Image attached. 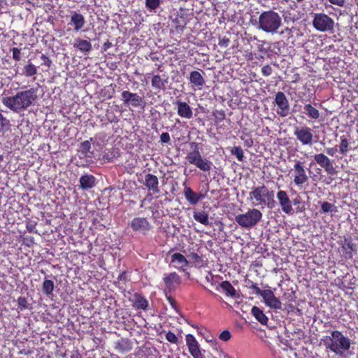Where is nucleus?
I'll return each instance as SVG.
<instances>
[{
    "instance_id": "nucleus-1",
    "label": "nucleus",
    "mask_w": 358,
    "mask_h": 358,
    "mask_svg": "<svg viewBox=\"0 0 358 358\" xmlns=\"http://www.w3.org/2000/svg\"><path fill=\"white\" fill-rule=\"evenodd\" d=\"M321 343L327 350L334 352L341 358H348L352 355L351 340L340 331H330L329 335L324 336L321 338Z\"/></svg>"
},
{
    "instance_id": "nucleus-2",
    "label": "nucleus",
    "mask_w": 358,
    "mask_h": 358,
    "mask_svg": "<svg viewBox=\"0 0 358 358\" xmlns=\"http://www.w3.org/2000/svg\"><path fill=\"white\" fill-rule=\"evenodd\" d=\"M37 99V90L30 88L20 91L14 96L2 98V103L10 110L20 113L34 105Z\"/></svg>"
},
{
    "instance_id": "nucleus-3",
    "label": "nucleus",
    "mask_w": 358,
    "mask_h": 358,
    "mask_svg": "<svg viewBox=\"0 0 358 358\" xmlns=\"http://www.w3.org/2000/svg\"><path fill=\"white\" fill-rule=\"evenodd\" d=\"M281 25L282 20L279 14L268 10L259 15L257 28L266 33L275 34Z\"/></svg>"
},
{
    "instance_id": "nucleus-4",
    "label": "nucleus",
    "mask_w": 358,
    "mask_h": 358,
    "mask_svg": "<svg viewBox=\"0 0 358 358\" xmlns=\"http://www.w3.org/2000/svg\"><path fill=\"white\" fill-rule=\"evenodd\" d=\"M249 199L255 206L264 205L272 208L274 206V192L270 191L265 185L253 187L249 193Z\"/></svg>"
},
{
    "instance_id": "nucleus-5",
    "label": "nucleus",
    "mask_w": 358,
    "mask_h": 358,
    "mask_svg": "<svg viewBox=\"0 0 358 358\" xmlns=\"http://www.w3.org/2000/svg\"><path fill=\"white\" fill-rule=\"evenodd\" d=\"M262 217V213L256 208L250 209L244 214L235 216V221L242 227L251 228L255 226Z\"/></svg>"
},
{
    "instance_id": "nucleus-6",
    "label": "nucleus",
    "mask_w": 358,
    "mask_h": 358,
    "mask_svg": "<svg viewBox=\"0 0 358 358\" xmlns=\"http://www.w3.org/2000/svg\"><path fill=\"white\" fill-rule=\"evenodd\" d=\"M313 24L317 31H328L333 30L334 21L326 14L316 13L313 20Z\"/></svg>"
},
{
    "instance_id": "nucleus-7",
    "label": "nucleus",
    "mask_w": 358,
    "mask_h": 358,
    "mask_svg": "<svg viewBox=\"0 0 358 358\" xmlns=\"http://www.w3.org/2000/svg\"><path fill=\"white\" fill-rule=\"evenodd\" d=\"M294 135L303 145L311 146L314 142L313 131L307 126L296 127Z\"/></svg>"
},
{
    "instance_id": "nucleus-8",
    "label": "nucleus",
    "mask_w": 358,
    "mask_h": 358,
    "mask_svg": "<svg viewBox=\"0 0 358 358\" xmlns=\"http://www.w3.org/2000/svg\"><path fill=\"white\" fill-rule=\"evenodd\" d=\"M293 170L295 173L294 182L296 185L300 186L308 181V176L306 174L305 166L303 162L296 161L294 164Z\"/></svg>"
},
{
    "instance_id": "nucleus-9",
    "label": "nucleus",
    "mask_w": 358,
    "mask_h": 358,
    "mask_svg": "<svg viewBox=\"0 0 358 358\" xmlns=\"http://www.w3.org/2000/svg\"><path fill=\"white\" fill-rule=\"evenodd\" d=\"M275 102L278 106L277 113L281 117H286L289 112V101L282 92H278L275 94Z\"/></svg>"
},
{
    "instance_id": "nucleus-10",
    "label": "nucleus",
    "mask_w": 358,
    "mask_h": 358,
    "mask_svg": "<svg viewBox=\"0 0 358 358\" xmlns=\"http://www.w3.org/2000/svg\"><path fill=\"white\" fill-rule=\"evenodd\" d=\"M277 199L282 212L287 215H292L294 213L292 201L285 191L280 190L277 193Z\"/></svg>"
},
{
    "instance_id": "nucleus-11",
    "label": "nucleus",
    "mask_w": 358,
    "mask_h": 358,
    "mask_svg": "<svg viewBox=\"0 0 358 358\" xmlns=\"http://www.w3.org/2000/svg\"><path fill=\"white\" fill-rule=\"evenodd\" d=\"M314 159L316 163L322 167L327 174L334 175L336 173V169L331 159L322 153L315 155Z\"/></svg>"
},
{
    "instance_id": "nucleus-12",
    "label": "nucleus",
    "mask_w": 358,
    "mask_h": 358,
    "mask_svg": "<svg viewBox=\"0 0 358 358\" xmlns=\"http://www.w3.org/2000/svg\"><path fill=\"white\" fill-rule=\"evenodd\" d=\"M263 300L265 304L270 308L280 310L282 308L281 301L275 296L273 291L266 289V292L263 293Z\"/></svg>"
},
{
    "instance_id": "nucleus-13",
    "label": "nucleus",
    "mask_w": 358,
    "mask_h": 358,
    "mask_svg": "<svg viewBox=\"0 0 358 358\" xmlns=\"http://www.w3.org/2000/svg\"><path fill=\"white\" fill-rule=\"evenodd\" d=\"M163 280L166 289L169 292L175 290L181 282L180 277L176 272L164 275Z\"/></svg>"
},
{
    "instance_id": "nucleus-14",
    "label": "nucleus",
    "mask_w": 358,
    "mask_h": 358,
    "mask_svg": "<svg viewBox=\"0 0 358 358\" xmlns=\"http://www.w3.org/2000/svg\"><path fill=\"white\" fill-rule=\"evenodd\" d=\"M134 231L145 232L150 229V225L148 220L143 217H136L131 222Z\"/></svg>"
},
{
    "instance_id": "nucleus-15",
    "label": "nucleus",
    "mask_w": 358,
    "mask_h": 358,
    "mask_svg": "<svg viewBox=\"0 0 358 358\" xmlns=\"http://www.w3.org/2000/svg\"><path fill=\"white\" fill-rule=\"evenodd\" d=\"M145 185L153 194L159 192V180L156 176L152 174H147L145 177Z\"/></svg>"
},
{
    "instance_id": "nucleus-16",
    "label": "nucleus",
    "mask_w": 358,
    "mask_h": 358,
    "mask_svg": "<svg viewBox=\"0 0 358 358\" xmlns=\"http://www.w3.org/2000/svg\"><path fill=\"white\" fill-rule=\"evenodd\" d=\"M70 17V24L73 26L74 30L76 31H78L85 26V20L82 14L73 11L71 13Z\"/></svg>"
},
{
    "instance_id": "nucleus-17",
    "label": "nucleus",
    "mask_w": 358,
    "mask_h": 358,
    "mask_svg": "<svg viewBox=\"0 0 358 358\" xmlns=\"http://www.w3.org/2000/svg\"><path fill=\"white\" fill-rule=\"evenodd\" d=\"M171 263L176 268L182 271H185L189 264L188 260L180 253H174L171 255Z\"/></svg>"
},
{
    "instance_id": "nucleus-18",
    "label": "nucleus",
    "mask_w": 358,
    "mask_h": 358,
    "mask_svg": "<svg viewBox=\"0 0 358 358\" xmlns=\"http://www.w3.org/2000/svg\"><path fill=\"white\" fill-rule=\"evenodd\" d=\"M185 199L192 205L196 204L200 199L203 198V194L194 192L190 187H185L184 189Z\"/></svg>"
},
{
    "instance_id": "nucleus-19",
    "label": "nucleus",
    "mask_w": 358,
    "mask_h": 358,
    "mask_svg": "<svg viewBox=\"0 0 358 358\" xmlns=\"http://www.w3.org/2000/svg\"><path fill=\"white\" fill-rule=\"evenodd\" d=\"M177 105L178 114L179 116L187 119H190L192 117V110L186 102L177 101Z\"/></svg>"
},
{
    "instance_id": "nucleus-20",
    "label": "nucleus",
    "mask_w": 358,
    "mask_h": 358,
    "mask_svg": "<svg viewBox=\"0 0 358 358\" xmlns=\"http://www.w3.org/2000/svg\"><path fill=\"white\" fill-rule=\"evenodd\" d=\"M73 46L85 54H87L92 50V44L89 41L79 38L75 39Z\"/></svg>"
},
{
    "instance_id": "nucleus-21",
    "label": "nucleus",
    "mask_w": 358,
    "mask_h": 358,
    "mask_svg": "<svg viewBox=\"0 0 358 358\" xmlns=\"http://www.w3.org/2000/svg\"><path fill=\"white\" fill-rule=\"evenodd\" d=\"M80 183L83 189H91L95 185V178L92 175H84L80 178Z\"/></svg>"
},
{
    "instance_id": "nucleus-22",
    "label": "nucleus",
    "mask_w": 358,
    "mask_h": 358,
    "mask_svg": "<svg viewBox=\"0 0 358 358\" xmlns=\"http://www.w3.org/2000/svg\"><path fill=\"white\" fill-rule=\"evenodd\" d=\"M189 81L194 86L197 87L199 89H201L205 83L204 78L201 74L196 71L191 72Z\"/></svg>"
},
{
    "instance_id": "nucleus-23",
    "label": "nucleus",
    "mask_w": 358,
    "mask_h": 358,
    "mask_svg": "<svg viewBox=\"0 0 358 358\" xmlns=\"http://www.w3.org/2000/svg\"><path fill=\"white\" fill-rule=\"evenodd\" d=\"M252 315L255 319L260 322L262 324H266L268 322V317L264 313L263 310L257 306L252 307L251 310Z\"/></svg>"
},
{
    "instance_id": "nucleus-24",
    "label": "nucleus",
    "mask_w": 358,
    "mask_h": 358,
    "mask_svg": "<svg viewBox=\"0 0 358 358\" xmlns=\"http://www.w3.org/2000/svg\"><path fill=\"white\" fill-rule=\"evenodd\" d=\"M192 147H194V150L191 152H189L187 155V159L188 162L192 164H194L200 158H201V155L199 151L198 145L195 143H192Z\"/></svg>"
},
{
    "instance_id": "nucleus-25",
    "label": "nucleus",
    "mask_w": 358,
    "mask_h": 358,
    "mask_svg": "<svg viewBox=\"0 0 358 358\" xmlns=\"http://www.w3.org/2000/svg\"><path fill=\"white\" fill-rule=\"evenodd\" d=\"M194 219L203 225H208V214L203 210H195L193 213Z\"/></svg>"
},
{
    "instance_id": "nucleus-26",
    "label": "nucleus",
    "mask_w": 358,
    "mask_h": 358,
    "mask_svg": "<svg viewBox=\"0 0 358 358\" xmlns=\"http://www.w3.org/2000/svg\"><path fill=\"white\" fill-rule=\"evenodd\" d=\"M305 114L311 119L317 120L320 117L319 110L311 104H306L303 107Z\"/></svg>"
},
{
    "instance_id": "nucleus-27",
    "label": "nucleus",
    "mask_w": 358,
    "mask_h": 358,
    "mask_svg": "<svg viewBox=\"0 0 358 358\" xmlns=\"http://www.w3.org/2000/svg\"><path fill=\"white\" fill-rule=\"evenodd\" d=\"M186 345L188 348L189 352L193 350L200 348L198 341L194 336L192 334H187L185 336Z\"/></svg>"
},
{
    "instance_id": "nucleus-28",
    "label": "nucleus",
    "mask_w": 358,
    "mask_h": 358,
    "mask_svg": "<svg viewBox=\"0 0 358 358\" xmlns=\"http://www.w3.org/2000/svg\"><path fill=\"white\" fill-rule=\"evenodd\" d=\"M186 345L188 348L189 352L193 350L200 348L198 341L194 336L192 334H187L185 336Z\"/></svg>"
},
{
    "instance_id": "nucleus-29",
    "label": "nucleus",
    "mask_w": 358,
    "mask_h": 358,
    "mask_svg": "<svg viewBox=\"0 0 358 358\" xmlns=\"http://www.w3.org/2000/svg\"><path fill=\"white\" fill-rule=\"evenodd\" d=\"M194 165L203 171H209L211 169L212 162L201 157Z\"/></svg>"
},
{
    "instance_id": "nucleus-30",
    "label": "nucleus",
    "mask_w": 358,
    "mask_h": 358,
    "mask_svg": "<svg viewBox=\"0 0 358 358\" xmlns=\"http://www.w3.org/2000/svg\"><path fill=\"white\" fill-rule=\"evenodd\" d=\"M220 286L228 296L234 297L236 296V289L229 282L224 281L220 283Z\"/></svg>"
},
{
    "instance_id": "nucleus-31",
    "label": "nucleus",
    "mask_w": 358,
    "mask_h": 358,
    "mask_svg": "<svg viewBox=\"0 0 358 358\" xmlns=\"http://www.w3.org/2000/svg\"><path fill=\"white\" fill-rule=\"evenodd\" d=\"M37 73V68L31 63L24 66L22 74L26 77H31Z\"/></svg>"
},
{
    "instance_id": "nucleus-32",
    "label": "nucleus",
    "mask_w": 358,
    "mask_h": 358,
    "mask_svg": "<svg viewBox=\"0 0 358 358\" xmlns=\"http://www.w3.org/2000/svg\"><path fill=\"white\" fill-rule=\"evenodd\" d=\"M166 83V80H162L159 76H154L152 79V86L155 89H162Z\"/></svg>"
},
{
    "instance_id": "nucleus-33",
    "label": "nucleus",
    "mask_w": 358,
    "mask_h": 358,
    "mask_svg": "<svg viewBox=\"0 0 358 358\" xmlns=\"http://www.w3.org/2000/svg\"><path fill=\"white\" fill-rule=\"evenodd\" d=\"M341 143L339 145V151L342 155H345L348 151L349 142L348 139L345 136H341L340 137Z\"/></svg>"
},
{
    "instance_id": "nucleus-34",
    "label": "nucleus",
    "mask_w": 358,
    "mask_h": 358,
    "mask_svg": "<svg viewBox=\"0 0 358 358\" xmlns=\"http://www.w3.org/2000/svg\"><path fill=\"white\" fill-rule=\"evenodd\" d=\"M54 289V282L51 280H45L43 283V291L44 294L49 296Z\"/></svg>"
},
{
    "instance_id": "nucleus-35",
    "label": "nucleus",
    "mask_w": 358,
    "mask_h": 358,
    "mask_svg": "<svg viewBox=\"0 0 358 358\" xmlns=\"http://www.w3.org/2000/svg\"><path fill=\"white\" fill-rule=\"evenodd\" d=\"M280 358H297L296 353L293 349H282L280 352Z\"/></svg>"
},
{
    "instance_id": "nucleus-36",
    "label": "nucleus",
    "mask_w": 358,
    "mask_h": 358,
    "mask_svg": "<svg viewBox=\"0 0 358 358\" xmlns=\"http://www.w3.org/2000/svg\"><path fill=\"white\" fill-rule=\"evenodd\" d=\"M162 0H145V7L151 12L155 11L159 6Z\"/></svg>"
},
{
    "instance_id": "nucleus-37",
    "label": "nucleus",
    "mask_w": 358,
    "mask_h": 358,
    "mask_svg": "<svg viewBox=\"0 0 358 358\" xmlns=\"http://www.w3.org/2000/svg\"><path fill=\"white\" fill-rule=\"evenodd\" d=\"M321 210L323 213L336 212L337 207L332 203L324 201L322 203Z\"/></svg>"
},
{
    "instance_id": "nucleus-38",
    "label": "nucleus",
    "mask_w": 358,
    "mask_h": 358,
    "mask_svg": "<svg viewBox=\"0 0 358 358\" xmlns=\"http://www.w3.org/2000/svg\"><path fill=\"white\" fill-rule=\"evenodd\" d=\"M131 97V98L129 104L134 107H138L143 103V98L138 96L137 94L132 93Z\"/></svg>"
},
{
    "instance_id": "nucleus-39",
    "label": "nucleus",
    "mask_w": 358,
    "mask_h": 358,
    "mask_svg": "<svg viewBox=\"0 0 358 358\" xmlns=\"http://www.w3.org/2000/svg\"><path fill=\"white\" fill-rule=\"evenodd\" d=\"M231 154L235 155L238 161L241 162L243 159V151L241 147H234L231 150Z\"/></svg>"
},
{
    "instance_id": "nucleus-40",
    "label": "nucleus",
    "mask_w": 358,
    "mask_h": 358,
    "mask_svg": "<svg viewBox=\"0 0 358 358\" xmlns=\"http://www.w3.org/2000/svg\"><path fill=\"white\" fill-rule=\"evenodd\" d=\"M188 257L194 261V262L197 265V266H201V263H202V260H201V257L197 254V253H195V252H191L189 255H188Z\"/></svg>"
},
{
    "instance_id": "nucleus-41",
    "label": "nucleus",
    "mask_w": 358,
    "mask_h": 358,
    "mask_svg": "<svg viewBox=\"0 0 358 358\" xmlns=\"http://www.w3.org/2000/svg\"><path fill=\"white\" fill-rule=\"evenodd\" d=\"M166 340L171 343H173V344H177L178 343V337L176 336V335L172 332V331H169L166 333Z\"/></svg>"
},
{
    "instance_id": "nucleus-42",
    "label": "nucleus",
    "mask_w": 358,
    "mask_h": 358,
    "mask_svg": "<svg viewBox=\"0 0 358 358\" xmlns=\"http://www.w3.org/2000/svg\"><path fill=\"white\" fill-rule=\"evenodd\" d=\"M80 149L83 153L87 155L91 149V143L88 141H85L80 145Z\"/></svg>"
},
{
    "instance_id": "nucleus-43",
    "label": "nucleus",
    "mask_w": 358,
    "mask_h": 358,
    "mask_svg": "<svg viewBox=\"0 0 358 358\" xmlns=\"http://www.w3.org/2000/svg\"><path fill=\"white\" fill-rule=\"evenodd\" d=\"M18 306L21 310H24L28 308V302L26 298L19 297L17 299Z\"/></svg>"
},
{
    "instance_id": "nucleus-44",
    "label": "nucleus",
    "mask_w": 358,
    "mask_h": 358,
    "mask_svg": "<svg viewBox=\"0 0 358 358\" xmlns=\"http://www.w3.org/2000/svg\"><path fill=\"white\" fill-rule=\"evenodd\" d=\"M132 93L129 91H124L122 92V99L126 104H129Z\"/></svg>"
},
{
    "instance_id": "nucleus-45",
    "label": "nucleus",
    "mask_w": 358,
    "mask_h": 358,
    "mask_svg": "<svg viewBox=\"0 0 358 358\" xmlns=\"http://www.w3.org/2000/svg\"><path fill=\"white\" fill-rule=\"evenodd\" d=\"M272 71H273L272 68L269 65L264 66L262 68V73L264 76H269L270 75H271Z\"/></svg>"
},
{
    "instance_id": "nucleus-46",
    "label": "nucleus",
    "mask_w": 358,
    "mask_h": 358,
    "mask_svg": "<svg viewBox=\"0 0 358 358\" xmlns=\"http://www.w3.org/2000/svg\"><path fill=\"white\" fill-rule=\"evenodd\" d=\"M136 306L138 308L145 310L148 307V301L145 299H140L136 302Z\"/></svg>"
},
{
    "instance_id": "nucleus-47",
    "label": "nucleus",
    "mask_w": 358,
    "mask_h": 358,
    "mask_svg": "<svg viewBox=\"0 0 358 358\" xmlns=\"http://www.w3.org/2000/svg\"><path fill=\"white\" fill-rule=\"evenodd\" d=\"M231 338V334L229 331H223L220 335V338L224 341H227L230 339Z\"/></svg>"
},
{
    "instance_id": "nucleus-48",
    "label": "nucleus",
    "mask_w": 358,
    "mask_h": 358,
    "mask_svg": "<svg viewBox=\"0 0 358 358\" xmlns=\"http://www.w3.org/2000/svg\"><path fill=\"white\" fill-rule=\"evenodd\" d=\"M12 52L13 58L16 61L20 60V50L17 48H13Z\"/></svg>"
},
{
    "instance_id": "nucleus-49",
    "label": "nucleus",
    "mask_w": 358,
    "mask_h": 358,
    "mask_svg": "<svg viewBox=\"0 0 358 358\" xmlns=\"http://www.w3.org/2000/svg\"><path fill=\"white\" fill-rule=\"evenodd\" d=\"M160 140L162 143H166L170 141V136L169 133L164 132L160 136Z\"/></svg>"
},
{
    "instance_id": "nucleus-50",
    "label": "nucleus",
    "mask_w": 358,
    "mask_h": 358,
    "mask_svg": "<svg viewBox=\"0 0 358 358\" xmlns=\"http://www.w3.org/2000/svg\"><path fill=\"white\" fill-rule=\"evenodd\" d=\"M8 120L3 116V115L0 113V129L3 128L4 127L8 124Z\"/></svg>"
},
{
    "instance_id": "nucleus-51",
    "label": "nucleus",
    "mask_w": 358,
    "mask_h": 358,
    "mask_svg": "<svg viewBox=\"0 0 358 358\" xmlns=\"http://www.w3.org/2000/svg\"><path fill=\"white\" fill-rule=\"evenodd\" d=\"M252 288L255 290V293L259 294L262 297L263 296V293L266 292V289L262 290L259 289L257 285H253Z\"/></svg>"
},
{
    "instance_id": "nucleus-52",
    "label": "nucleus",
    "mask_w": 358,
    "mask_h": 358,
    "mask_svg": "<svg viewBox=\"0 0 358 358\" xmlns=\"http://www.w3.org/2000/svg\"><path fill=\"white\" fill-rule=\"evenodd\" d=\"M331 3L338 6H343L345 4V0H328Z\"/></svg>"
},
{
    "instance_id": "nucleus-53",
    "label": "nucleus",
    "mask_w": 358,
    "mask_h": 358,
    "mask_svg": "<svg viewBox=\"0 0 358 358\" xmlns=\"http://www.w3.org/2000/svg\"><path fill=\"white\" fill-rule=\"evenodd\" d=\"M336 151L337 149L336 148H328L326 149L327 153L331 156H334Z\"/></svg>"
},
{
    "instance_id": "nucleus-54",
    "label": "nucleus",
    "mask_w": 358,
    "mask_h": 358,
    "mask_svg": "<svg viewBox=\"0 0 358 358\" xmlns=\"http://www.w3.org/2000/svg\"><path fill=\"white\" fill-rule=\"evenodd\" d=\"M229 40L228 38H222L220 40L219 45L221 46L227 47L229 45Z\"/></svg>"
},
{
    "instance_id": "nucleus-55",
    "label": "nucleus",
    "mask_w": 358,
    "mask_h": 358,
    "mask_svg": "<svg viewBox=\"0 0 358 358\" xmlns=\"http://www.w3.org/2000/svg\"><path fill=\"white\" fill-rule=\"evenodd\" d=\"M291 34H292V29L288 27L285 28V29L282 30L280 32V34H281V35H282V34L290 35Z\"/></svg>"
},
{
    "instance_id": "nucleus-56",
    "label": "nucleus",
    "mask_w": 358,
    "mask_h": 358,
    "mask_svg": "<svg viewBox=\"0 0 358 358\" xmlns=\"http://www.w3.org/2000/svg\"><path fill=\"white\" fill-rule=\"evenodd\" d=\"M346 246L348 249L351 250H354L355 249V245L352 243V242H348L346 243Z\"/></svg>"
},
{
    "instance_id": "nucleus-57",
    "label": "nucleus",
    "mask_w": 358,
    "mask_h": 358,
    "mask_svg": "<svg viewBox=\"0 0 358 358\" xmlns=\"http://www.w3.org/2000/svg\"><path fill=\"white\" fill-rule=\"evenodd\" d=\"M193 357L194 358H204V356L201 352V350L199 352L194 355Z\"/></svg>"
},
{
    "instance_id": "nucleus-58",
    "label": "nucleus",
    "mask_w": 358,
    "mask_h": 358,
    "mask_svg": "<svg viewBox=\"0 0 358 358\" xmlns=\"http://www.w3.org/2000/svg\"><path fill=\"white\" fill-rule=\"evenodd\" d=\"M42 59H43L45 60V64L47 65L48 66H50V64H51V61L50 59H48L45 55H43L42 56Z\"/></svg>"
},
{
    "instance_id": "nucleus-59",
    "label": "nucleus",
    "mask_w": 358,
    "mask_h": 358,
    "mask_svg": "<svg viewBox=\"0 0 358 358\" xmlns=\"http://www.w3.org/2000/svg\"><path fill=\"white\" fill-rule=\"evenodd\" d=\"M201 350L200 348H198L197 350H191L189 351V352L190 353V355L193 357L194 355H195L196 353L199 352V351Z\"/></svg>"
},
{
    "instance_id": "nucleus-60",
    "label": "nucleus",
    "mask_w": 358,
    "mask_h": 358,
    "mask_svg": "<svg viewBox=\"0 0 358 358\" xmlns=\"http://www.w3.org/2000/svg\"><path fill=\"white\" fill-rule=\"evenodd\" d=\"M168 299L170 301L171 306H174V301H173V299L171 298V297H169Z\"/></svg>"
},
{
    "instance_id": "nucleus-61",
    "label": "nucleus",
    "mask_w": 358,
    "mask_h": 358,
    "mask_svg": "<svg viewBox=\"0 0 358 358\" xmlns=\"http://www.w3.org/2000/svg\"><path fill=\"white\" fill-rule=\"evenodd\" d=\"M213 358H215V357H213Z\"/></svg>"
}]
</instances>
